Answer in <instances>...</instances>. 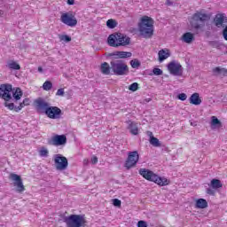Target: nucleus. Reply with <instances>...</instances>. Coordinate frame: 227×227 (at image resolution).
<instances>
[{
    "mask_svg": "<svg viewBox=\"0 0 227 227\" xmlns=\"http://www.w3.org/2000/svg\"><path fill=\"white\" fill-rule=\"evenodd\" d=\"M130 65H131L132 68H139V66L141 64L139 63V60L135 59V60L130 61Z\"/></svg>",
    "mask_w": 227,
    "mask_h": 227,
    "instance_id": "obj_37",
    "label": "nucleus"
},
{
    "mask_svg": "<svg viewBox=\"0 0 227 227\" xmlns=\"http://www.w3.org/2000/svg\"><path fill=\"white\" fill-rule=\"evenodd\" d=\"M39 155L40 157H49V150L45 147H42L39 150Z\"/></svg>",
    "mask_w": 227,
    "mask_h": 227,
    "instance_id": "obj_32",
    "label": "nucleus"
},
{
    "mask_svg": "<svg viewBox=\"0 0 227 227\" xmlns=\"http://www.w3.org/2000/svg\"><path fill=\"white\" fill-rule=\"evenodd\" d=\"M36 107L38 111H44L47 113V109H49V103L45 102L43 99H37L35 100Z\"/></svg>",
    "mask_w": 227,
    "mask_h": 227,
    "instance_id": "obj_17",
    "label": "nucleus"
},
{
    "mask_svg": "<svg viewBox=\"0 0 227 227\" xmlns=\"http://www.w3.org/2000/svg\"><path fill=\"white\" fill-rule=\"evenodd\" d=\"M106 26L107 27H109L110 29H114V27H116V26H118V23L116 22V20L110 19L106 21Z\"/></svg>",
    "mask_w": 227,
    "mask_h": 227,
    "instance_id": "obj_30",
    "label": "nucleus"
},
{
    "mask_svg": "<svg viewBox=\"0 0 227 227\" xmlns=\"http://www.w3.org/2000/svg\"><path fill=\"white\" fill-rule=\"evenodd\" d=\"M137 162H139V153L137 151L129 152L125 161V168L130 169V168H134Z\"/></svg>",
    "mask_w": 227,
    "mask_h": 227,
    "instance_id": "obj_10",
    "label": "nucleus"
},
{
    "mask_svg": "<svg viewBox=\"0 0 227 227\" xmlns=\"http://www.w3.org/2000/svg\"><path fill=\"white\" fill-rule=\"evenodd\" d=\"M5 107H7L10 111H15V105L13 103H9L8 101H5L4 103Z\"/></svg>",
    "mask_w": 227,
    "mask_h": 227,
    "instance_id": "obj_36",
    "label": "nucleus"
},
{
    "mask_svg": "<svg viewBox=\"0 0 227 227\" xmlns=\"http://www.w3.org/2000/svg\"><path fill=\"white\" fill-rule=\"evenodd\" d=\"M49 145L52 146H63L67 145V136L65 135H55L51 137L48 141Z\"/></svg>",
    "mask_w": 227,
    "mask_h": 227,
    "instance_id": "obj_11",
    "label": "nucleus"
},
{
    "mask_svg": "<svg viewBox=\"0 0 227 227\" xmlns=\"http://www.w3.org/2000/svg\"><path fill=\"white\" fill-rule=\"evenodd\" d=\"M211 127H212V129H221V127H222L221 121H219V119H217V117L212 116L211 117Z\"/></svg>",
    "mask_w": 227,
    "mask_h": 227,
    "instance_id": "obj_27",
    "label": "nucleus"
},
{
    "mask_svg": "<svg viewBox=\"0 0 227 227\" xmlns=\"http://www.w3.org/2000/svg\"><path fill=\"white\" fill-rule=\"evenodd\" d=\"M226 22V16L224 14H216L215 18V24L216 27H223V24Z\"/></svg>",
    "mask_w": 227,
    "mask_h": 227,
    "instance_id": "obj_19",
    "label": "nucleus"
},
{
    "mask_svg": "<svg viewBox=\"0 0 227 227\" xmlns=\"http://www.w3.org/2000/svg\"><path fill=\"white\" fill-rule=\"evenodd\" d=\"M64 223H66L67 227H84L86 220L82 215H71L64 218Z\"/></svg>",
    "mask_w": 227,
    "mask_h": 227,
    "instance_id": "obj_5",
    "label": "nucleus"
},
{
    "mask_svg": "<svg viewBox=\"0 0 227 227\" xmlns=\"http://www.w3.org/2000/svg\"><path fill=\"white\" fill-rule=\"evenodd\" d=\"M13 93V88L10 84L0 85V98H3L5 102L12 100V94Z\"/></svg>",
    "mask_w": 227,
    "mask_h": 227,
    "instance_id": "obj_9",
    "label": "nucleus"
},
{
    "mask_svg": "<svg viewBox=\"0 0 227 227\" xmlns=\"http://www.w3.org/2000/svg\"><path fill=\"white\" fill-rule=\"evenodd\" d=\"M90 162L91 164H97V162H98V158H97V156H92Z\"/></svg>",
    "mask_w": 227,
    "mask_h": 227,
    "instance_id": "obj_43",
    "label": "nucleus"
},
{
    "mask_svg": "<svg viewBox=\"0 0 227 227\" xmlns=\"http://www.w3.org/2000/svg\"><path fill=\"white\" fill-rule=\"evenodd\" d=\"M22 95L23 93L20 88L12 89V98L13 97L14 100H20Z\"/></svg>",
    "mask_w": 227,
    "mask_h": 227,
    "instance_id": "obj_23",
    "label": "nucleus"
},
{
    "mask_svg": "<svg viewBox=\"0 0 227 227\" xmlns=\"http://www.w3.org/2000/svg\"><path fill=\"white\" fill-rule=\"evenodd\" d=\"M210 19V16L207 13L203 12H197L192 16V24L194 26V27L198 28L200 27V25L196 24L194 25V22H207Z\"/></svg>",
    "mask_w": 227,
    "mask_h": 227,
    "instance_id": "obj_13",
    "label": "nucleus"
},
{
    "mask_svg": "<svg viewBox=\"0 0 227 227\" xmlns=\"http://www.w3.org/2000/svg\"><path fill=\"white\" fill-rule=\"evenodd\" d=\"M60 20L66 26L69 27H75L77 26V18H75V14L74 12H64L60 16Z\"/></svg>",
    "mask_w": 227,
    "mask_h": 227,
    "instance_id": "obj_6",
    "label": "nucleus"
},
{
    "mask_svg": "<svg viewBox=\"0 0 227 227\" xmlns=\"http://www.w3.org/2000/svg\"><path fill=\"white\" fill-rule=\"evenodd\" d=\"M84 164H88V160H84Z\"/></svg>",
    "mask_w": 227,
    "mask_h": 227,
    "instance_id": "obj_51",
    "label": "nucleus"
},
{
    "mask_svg": "<svg viewBox=\"0 0 227 227\" xmlns=\"http://www.w3.org/2000/svg\"><path fill=\"white\" fill-rule=\"evenodd\" d=\"M153 19L149 16H143L138 22V31L143 38L153 36Z\"/></svg>",
    "mask_w": 227,
    "mask_h": 227,
    "instance_id": "obj_1",
    "label": "nucleus"
},
{
    "mask_svg": "<svg viewBox=\"0 0 227 227\" xmlns=\"http://www.w3.org/2000/svg\"><path fill=\"white\" fill-rule=\"evenodd\" d=\"M10 178L14 182V187H17L18 192H24L25 188L22 184V179H20V176L17 174H11Z\"/></svg>",
    "mask_w": 227,
    "mask_h": 227,
    "instance_id": "obj_14",
    "label": "nucleus"
},
{
    "mask_svg": "<svg viewBox=\"0 0 227 227\" xmlns=\"http://www.w3.org/2000/svg\"><path fill=\"white\" fill-rule=\"evenodd\" d=\"M100 71L103 75H113V69L111 68V64L105 62L101 64Z\"/></svg>",
    "mask_w": 227,
    "mask_h": 227,
    "instance_id": "obj_16",
    "label": "nucleus"
},
{
    "mask_svg": "<svg viewBox=\"0 0 227 227\" xmlns=\"http://www.w3.org/2000/svg\"><path fill=\"white\" fill-rule=\"evenodd\" d=\"M29 104H31V99H29V98H26L20 104V106L15 108V112L19 113V111H22L23 107H26V106H29Z\"/></svg>",
    "mask_w": 227,
    "mask_h": 227,
    "instance_id": "obj_25",
    "label": "nucleus"
},
{
    "mask_svg": "<svg viewBox=\"0 0 227 227\" xmlns=\"http://www.w3.org/2000/svg\"><path fill=\"white\" fill-rule=\"evenodd\" d=\"M181 40L184 42V43H192V40H194V35H192L191 32H187L183 35Z\"/></svg>",
    "mask_w": 227,
    "mask_h": 227,
    "instance_id": "obj_22",
    "label": "nucleus"
},
{
    "mask_svg": "<svg viewBox=\"0 0 227 227\" xmlns=\"http://www.w3.org/2000/svg\"><path fill=\"white\" fill-rule=\"evenodd\" d=\"M3 15H4V12L0 10V17H3Z\"/></svg>",
    "mask_w": 227,
    "mask_h": 227,
    "instance_id": "obj_49",
    "label": "nucleus"
},
{
    "mask_svg": "<svg viewBox=\"0 0 227 227\" xmlns=\"http://www.w3.org/2000/svg\"><path fill=\"white\" fill-rule=\"evenodd\" d=\"M168 70L171 75H176V77H182L184 75V67L176 60H173L168 64Z\"/></svg>",
    "mask_w": 227,
    "mask_h": 227,
    "instance_id": "obj_7",
    "label": "nucleus"
},
{
    "mask_svg": "<svg viewBox=\"0 0 227 227\" xmlns=\"http://www.w3.org/2000/svg\"><path fill=\"white\" fill-rule=\"evenodd\" d=\"M128 129L130 134H132L133 136H137V134H139V128L137 127V123L129 121H128Z\"/></svg>",
    "mask_w": 227,
    "mask_h": 227,
    "instance_id": "obj_20",
    "label": "nucleus"
},
{
    "mask_svg": "<svg viewBox=\"0 0 227 227\" xmlns=\"http://www.w3.org/2000/svg\"><path fill=\"white\" fill-rule=\"evenodd\" d=\"M139 175L148 180L149 182H153L160 185V187H164L166 185H169V180L166 177H160L157 174L153 173V171L147 168H140Z\"/></svg>",
    "mask_w": 227,
    "mask_h": 227,
    "instance_id": "obj_2",
    "label": "nucleus"
},
{
    "mask_svg": "<svg viewBox=\"0 0 227 227\" xmlns=\"http://www.w3.org/2000/svg\"><path fill=\"white\" fill-rule=\"evenodd\" d=\"M137 227H148V224L146 223V222L141 220V221H138Z\"/></svg>",
    "mask_w": 227,
    "mask_h": 227,
    "instance_id": "obj_41",
    "label": "nucleus"
},
{
    "mask_svg": "<svg viewBox=\"0 0 227 227\" xmlns=\"http://www.w3.org/2000/svg\"><path fill=\"white\" fill-rule=\"evenodd\" d=\"M139 89V84L137 82H133L129 86V91H137Z\"/></svg>",
    "mask_w": 227,
    "mask_h": 227,
    "instance_id": "obj_34",
    "label": "nucleus"
},
{
    "mask_svg": "<svg viewBox=\"0 0 227 227\" xmlns=\"http://www.w3.org/2000/svg\"><path fill=\"white\" fill-rule=\"evenodd\" d=\"M177 98L179 100H182V102H184V101L187 100V94L180 93V94H178Z\"/></svg>",
    "mask_w": 227,
    "mask_h": 227,
    "instance_id": "obj_38",
    "label": "nucleus"
},
{
    "mask_svg": "<svg viewBox=\"0 0 227 227\" xmlns=\"http://www.w3.org/2000/svg\"><path fill=\"white\" fill-rule=\"evenodd\" d=\"M56 95L58 97H63V95H65V90L64 89H59Z\"/></svg>",
    "mask_w": 227,
    "mask_h": 227,
    "instance_id": "obj_42",
    "label": "nucleus"
},
{
    "mask_svg": "<svg viewBox=\"0 0 227 227\" xmlns=\"http://www.w3.org/2000/svg\"><path fill=\"white\" fill-rule=\"evenodd\" d=\"M53 161L57 171H65L68 168V160L61 154H55Z\"/></svg>",
    "mask_w": 227,
    "mask_h": 227,
    "instance_id": "obj_8",
    "label": "nucleus"
},
{
    "mask_svg": "<svg viewBox=\"0 0 227 227\" xmlns=\"http://www.w3.org/2000/svg\"><path fill=\"white\" fill-rule=\"evenodd\" d=\"M153 73L154 74V75H162V71L160 68H154L153 70Z\"/></svg>",
    "mask_w": 227,
    "mask_h": 227,
    "instance_id": "obj_40",
    "label": "nucleus"
},
{
    "mask_svg": "<svg viewBox=\"0 0 227 227\" xmlns=\"http://www.w3.org/2000/svg\"><path fill=\"white\" fill-rule=\"evenodd\" d=\"M190 104H192L193 106H200L201 105V98H200V93L195 92L193 93L190 98Z\"/></svg>",
    "mask_w": 227,
    "mask_h": 227,
    "instance_id": "obj_21",
    "label": "nucleus"
},
{
    "mask_svg": "<svg viewBox=\"0 0 227 227\" xmlns=\"http://www.w3.org/2000/svg\"><path fill=\"white\" fill-rule=\"evenodd\" d=\"M8 68L11 70H20V65H19L17 62L11 60L7 63Z\"/></svg>",
    "mask_w": 227,
    "mask_h": 227,
    "instance_id": "obj_28",
    "label": "nucleus"
},
{
    "mask_svg": "<svg viewBox=\"0 0 227 227\" xmlns=\"http://www.w3.org/2000/svg\"><path fill=\"white\" fill-rule=\"evenodd\" d=\"M45 114L51 120H58L61 118V109L58 106H50L46 109Z\"/></svg>",
    "mask_w": 227,
    "mask_h": 227,
    "instance_id": "obj_12",
    "label": "nucleus"
},
{
    "mask_svg": "<svg viewBox=\"0 0 227 227\" xmlns=\"http://www.w3.org/2000/svg\"><path fill=\"white\" fill-rule=\"evenodd\" d=\"M147 136H149L150 139H152V137H153V133L152 131H148Z\"/></svg>",
    "mask_w": 227,
    "mask_h": 227,
    "instance_id": "obj_47",
    "label": "nucleus"
},
{
    "mask_svg": "<svg viewBox=\"0 0 227 227\" xmlns=\"http://www.w3.org/2000/svg\"><path fill=\"white\" fill-rule=\"evenodd\" d=\"M167 4H171V2L169 0H167Z\"/></svg>",
    "mask_w": 227,
    "mask_h": 227,
    "instance_id": "obj_50",
    "label": "nucleus"
},
{
    "mask_svg": "<svg viewBox=\"0 0 227 227\" xmlns=\"http://www.w3.org/2000/svg\"><path fill=\"white\" fill-rule=\"evenodd\" d=\"M213 72L215 74V75H227L226 68L215 67Z\"/></svg>",
    "mask_w": 227,
    "mask_h": 227,
    "instance_id": "obj_29",
    "label": "nucleus"
},
{
    "mask_svg": "<svg viewBox=\"0 0 227 227\" xmlns=\"http://www.w3.org/2000/svg\"><path fill=\"white\" fill-rule=\"evenodd\" d=\"M59 40L61 42L68 43V42H72V37L67 35H59Z\"/></svg>",
    "mask_w": 227,
    "mask_h": 227,
    "instance_id": "obj_35",
    "label": "nucleus"
},
{
    "mask_svg": "<svg viewBox=\"0 0 227 227\" xmlns=\"http://www.w3.org/2000/svg\"><path fill=\"white\" fill-rule=\"evenodd\" d=\"M170 56H171V53L169 52L168 49H163L158 52L160 63H162V61L168 59V58H169Z\"/></svg>",
    "mask_w": 227,
    "mask_h": 227,
    "instance_id": "obj_18",
    "label": "nucleus"
},
{
    "mask_svg": "<svg viewBox=\"0 0 227 227\" xmlns=\"http://www.w3.org/2000/svg\"><path fill=\"white\" fill-rule=\"evenodd\" d=\"M112 75H127L129 74V66L121 60H114L110 62Z\"/></svg>",
    "mask_w": 227,
    "mask_h": 227,
    "instance_id": "obj_4",
    "label": "nucleus"
},
{
    "mask_svg": "<svg viewBox=\"0 0 227 227\" xmlns=\"http://www.w3.org/2000/svg\"><path fill=\"white\" fill-rule=\"evenodd\" d=\"M196 208H207L208 207V202L205 199H199L195 201Z\"/></svg>",
    "mask_w": 227,
    "mask_h": 227,
    "instance_id": "obj_24",
    "label": "nucleus"
},
{
    "mask_svg": "<svg viewBox=\"0 0 227 227\" xmlns=\"http://www.w3.org/2000/svg\"><path fill=\"white\" fill-rule=\"evenodd\" d=\"M67 4H69V6L75 4V0H67Z\"/></svg>",
    "mask_w": 227,
    "mask_h": 227,
    "instance_id": "obj_46",
    "label": "nucleus"
},
{
    "mask_svg": "<svg viewBox=\"0 0 227 227\" xmlns=\"http://www.w3.org/2000/svg\"><path fill=\"white\" fill-rule=\"evenodd\" d=\"M209 187H211V189H221V187H223V184L221 183V180L219 179H213L210 182Z\"/></svg>",
    "mask_w": 227,
    "mask_h": 227,
    "instance_id": "obj_26",
    "label": "nucleus"
},
{
    "mask_svg": "<svg viewBox=\"0 0 227 227\" xmlns=\"http://www.w3.org/2000/svg\"><path fill=\"white\" fill-rule=\"evenodd\" d=\"M107 43L110 47H125L130 44V37L121 33L112 34L108 36Z\"/></svg>",
    "mask_w": 227,
    "mask_h": 227,
    "instance_id": "obj_3",
    "label": "nucleus"
},
{
    "mask_svg": "<svg viewBox=\"0 0 227 227\" xmlns=\"http://www.w3.org/2000/svg\"><path fill=\"white\" fill-rule=\"evenodd\" d=\"M115 59H123L125 58H130L132 56L131 52L129 51H114L109 55Z\"/></svg>",
    "mask_w": 227,
    "mask_h": 227,
    "instance_id": "obj_15",
    "label": "nucleus"
},
{
    "mask_svg": "<svg viewBox=\"0 0 227 227\" xmlns=\"http://www.w3.org/2000/svg\"><path fill=\"white\" fill-rule=\"evenodd\" d=\"M223 38H224V40H226V41H227V26H226V27L223 29Z\"/></svg>",
    "mask_w": 227,
    "mask_h": 227,
    "instance_id": "obj_45",
    "label": "nucleus"
},
{
    "mask_svg": "<svg viewBox=\"0 0 227 227\" xmlns=\"http://www.w3.org/2000/svg\"><path fill=\"white\" fill-rule=\"evenodd\" d=\"M113 205H114V207H121V200H120L118 199H114Z\"/></svg>",
    "mask_w": 227,
    "mask_h": 227,
    "instance_id": "obj_39",
    "label": "nucleus"
},
{
    "mask_svg": "<svg viewBox=\"0 0 227 227\" xmlns=\"http://www.w3.org/2000/svg\"><path fill=\"white\" fill-rule=\"evenodd\" d=\"M43 89L44 90V91H50V90H52V82L46 81L43 84Z\"/></svg>",
    "mask_w": 227,
    "mask_h": 227,
    "instance_id": "obj_33",
    "label": "nucleus"
},
{
    "mask_svg": "<svg viewBox=\"0 0 227 227\" xmlns=\"http://www.w3.org/2000/svg\"><path fill=\"white\" fill-rule=\"evenodd\" d=\"M207 194H210L211 196H214V194H215V192H214V190H212V188H207Z\"/></svg>",
    "mask_w": 227,
    "mask_h": 227,
    "instance_id": "obj_44",
    "label": "nucleus"
},
{
    "mask_svg": "<svg viewBox=\"0 0 227 227\" xmlns=\"http://www.w3.org/2000/svg\"><path fill=\"white\" fill-rule=\"evenodd\" d=\"M38 72H40V73L43 72V68H42V67H38Z\"/></svg>",
    "mask_w": 227,
    "mask_h": 227,
    "instance_id": "obj_48",
    "label": "nucleus"
},
{
    "mask_svg": "<svg viewBox=\"0 0 227 227\" xmlns=\"http://www.w3.org/2000/svg\"><path fill=\"white\" fill-rule=\"evenodd\" d=\"M150 145H152L153 146H155L156 148H158L159 146H160V142L158 140L157 137H152L149 140Z\"/></svg>",
    "mask_w": 227,
    "mask_h": 227,
    "instance_id": "obj_31",
    "label": "nucleus"
}]
</instances>
